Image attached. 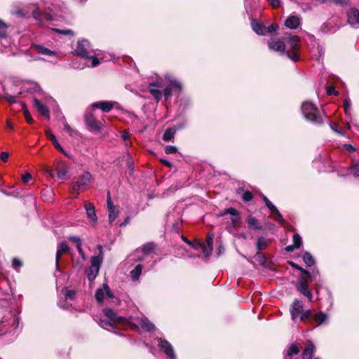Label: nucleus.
Instances as JSON below:
<instances>
[{"label": "nucleus", "mask_w": 359, "mask_h": 359, "mask_svg": "<svg viewBox=\"0 0 359 359\" xmlns=\"http://www.w3.org/2000/svg\"><path fill=\"white\" fill-rule=\"evenodd\" d=\"M34 103L38 112L43 115L46 119L49 120L50 111L48 108L38 99H34Z\"/></svg>", "instance_id": "nucleus-19"}, {"label": "nucleus", "mask_w": 359, "mask_h": 359, "mask_svg": "<svg viewBox=\"0 0 359 359\" xmlns=\"http://www.w3.org/2000/svg\"><path fill=\"white\" fill-rule=\"evenodd\" d=\"M107 207H108V210L109 212V221L110 223H112L116 219V218L118 217V212L114 210V208L113 204L111 201V197H110L109 193H108V196H107Z\"/></svg>", "instance_id": "nucleus-21"}, {"label": "nucleus", "mask_w": 359, "mask_h": 359, "mask_svg": "<svg viewBox=\"0 0 359 359\" xmlns=\"http://www.w3.org/2000/svg\"><path fill=\"white\" fill-rule=\"evenodd\" d=\"M65 299L73 300L75 297V292L74 290H67V289L64 290L63 292Z\"/></svg>", "instance_id": "nucleus-46"}, {"label": "nucleus", "mask_w": 359, "mask_h": 359, "mask_svg": "<svg viewBox=\"0 0 359 359\" xmlns=\"http://www.w3.org/2000/svg\"><path fill=\"white\" fill-rule=\"evenodd\" d=\"M92 110L93 109L90 107L87 109L84 116V121L89 130L98 132L100 130L101 126L100 123L97 121L94 117Z\"/></svg>", "instance_id": "nucleus-8"}, {"label": "nucleus", "mask_w": 359, "mask_h": 359, "mask_svg": "<svg viewBox=\"0 0 359 359\" xmlns=\"http://www.w3.org/2000/svg\"><path fill=\"white\" fill-rule=\"evenodd\" d=\"M64 130L69 133L70 136H76L79 135V132L73 129L66 121L64 122Z\"/></svg>", "instance_id": "nucleus-38"}, {"label": "nucleus", "mask_w": 359, "mask_h": 359, "mask_svg": "<svg viewBox=\"0 0 359 359\" xmlns=\"http://www.w3.org/2000/svg\"><path fill=\"white\" fill-rule=\"evenodd\" d=\"M93 49L91 48L90 43L88 40L81 39L77 42L75 49L76 54L83 58L90 57V54L93 53Z\"/></svg>", "instance_id": "nucleus-6"}, {"label": "nucleus", "mask_w": 359, "mask_h": 359, "mask_svg": "<svg viewBox=\"0 0 359 359\" xmlns=\"http://www.w3.org/2000/svg\"><path fill=\"white\" fill-rule=\"evenodd\" d=\"M344 107L346 114L350 115L351 100L349 98L346 97L344 100Z\"/></svg>", "instance_id": "nucleus-48"}, {"label": "nucleus", "mask_w": 359, "mask_h": 359, "mask_svg": "<svg viewBox=\"0 0 359 359\" xmlns=\"http://www.w3.org/2000/svg\"><path fill=\"white\" fill-rule=\"evenodd\" d=\"M262 199L265 203L266 207L272 212V210L277 208L264 195H262Z\"/></svg>", "instance_id": "nucleus-45"}, {"label": "nucleus", "mask_w": 359, "mask_h": 359, "mask_svg": "<svg viewBox=\"0 0 359 359\" xmlns=\"http://www.w3.org/2000/svg\"><path fill=\"white\" fill-rule=\"evenodd\" d=\"M91 266L87 273V277L89 280H93L99 273V270L102 262V256H94L90 259Z\"/></svg>", "instance_id": "nucleus-7"}, {"label": "nucleus", "mask_w": 359, "mask_h": 359, "mask_svg": "<svg viewBox=\"0 0 359 359\" xmlns=\"http://www.w3.org/2000/svg\"><path fill=\"white\" fill-rule=\"evenodd\" d=\"M8 156H9V154L8 152H1V156H0L1 159L4 162H6L8 161Z\"/></svg>", "instance_id": "nucleus-64"}, {"label": "nucleus", "mask_w": 359, "mask_h": 359, "mask_svg": "<svg viewBox=\"0 0 359 359\" xmlns=\"http://www.w3.org/2000/svg\"><path fill=\"white\" fill-rule=\"evenodd\" d=\"M7 26L0 20V38H5L6 36Z\"/></svg>", "instance_id": "nucleus-42"}, {"label": "nucleus", "mask_w": 359, "mask_h": 359, "mask_svg": "<svg viewBox=\"0 0 359 359\" xmlns=\"http://www.w3.org/2000/svg\"><path fill=\"white\" fill-rule=\"evenodd\" d=\"M278 29V25L277 24H271L266 28V31L268 32H276Z\"/></svg>", "instance_id": "nucleus-59"}, {"label": "nucleus", "mask_w": 359, "mask_h": 359, "mask_svg": "<svg viewBox=\"0 0 359 359\" xmlns=\"http://www.w3.org/2000/svg\"><path fill=\"white\" fill-rule=\"evenodd\" d=\"M304 309V304L302 301L297 299H294L290 308V313L293 320L299 318Z\"/></svg>", "instance_id": "nucleus-10"}, {"label": "nucleus", "mask_w": 359, "mask_h": 359, "mask_svg": "<svg viewBox=\"0 0 359 359\" xmlns=\"http://www.w3.org/2000/svg\"><path fill=\"white\" fill-rule=\"evenodd\" d=\"M163 95L164 96L165 100H168L170 98V97L172 95V88L171 87H166L163 89V91L162 92Z\"/></svg>", "instance_id": "nucleus-52"}, {"label": "nucleus", "mask_w": 359, "mask_h": 359, "mask_svg": "<svg viewBox=\"0 0 359 359\" xmlns=\"http://www.w3.org/2000/svg\"><path fill=\"white\" fill-rule=\"evenodd\" d=\"M153 249L152 244H147L142 248V251L144 254H149Z\"/></svg>", "instance_id": "nucleus-57"}, {"label": "nucleus", "mask_w": 359, "mask_h": 359, "mask_svg": "<svg viewBox=\"0 0 359 359\" xmlns=\"http://www.w3.org/2000/svg\"><path fill=\"white\" fill-rule=\"evenodd\" d=\"M302 111L305 118L313 123H323L322 117L318 114V109L310 102H304L302 105Z\"/></svg>", "instance_id": "nucleus-2"}, {"label": "nucleus", "mask_w": 359, "mask_h": 359, "mask_svg": "<svg viewBox=\"0 0 359 359\" xmlns=\"http://www.w3.org/2000/svg\"><path fill=\"white\" fill-rule=\"evenodd\" d=\"M287 43L289 46V50L286 54L289 58L293 61H297L299 58V49H300V39L297 36H291L287 40Z\"/></svg>", "instance_id": "nucleus-3"}, {"label": "nucleus", "mask_w": 359, "mask_h": 359, "mask_svg": "<svg viewBox=\"0 0 359 359\" xmlns=\"http://www.w3.org/2000/svg\"><path fill=\"white\" fill-rule=\"evenodd\" d=\"M312 319L318 323V325H321L327 320L328 315L322 311H320L317 313H313L312 316Z\"/></svg>", "instance_id": "nucleus-27"}, {"label": "nucleus", "mask_w": 359, "mask_h": 359, "mask_svg": "<svg viewBox=\"0 0 359 359\" xmlns=\"http://www.w3.org/2000/svg\"><path fill=\"white\" fill-rule=\"evenodd\" d=\"M158 346L171 359H176L173 348L172 345L165 339H160L158 340Z\"/></svg>", "instance_id": "nucleus-13"}, {"label": "nucleus", "mask_w": 359, "mask_h": 359, "mask_svg": "<svg viewBox=\"0 0 359 359\" xmlns=\"http://www.w3.org/2000/svg\"><path fill=\"white\" fill-rule=\"evenodd\" d=\"M290 265H291L293 268H294V269H297L299 270L302 273H304V274L306 275V276H309V277H311V273L309 271H307V270H306V269H304L302 268L301 266H298L297 264H295V263H294V262H290Z\"/></svg>", "instance_id": "nucleus-43"}, {"label": "nucleus", "mask_w": 359, "mask_h": 359, "mask_svg": "<svg viewBox=\"0 0 359 359\" xmlns=\"http://www.w3.org/2000/svg\"><path fill=\"white\" fill-rule=\"evenodd\" d=\"M162 84L160 81L153 82L150 83L148 85L149 91L150 94L154 97V98L156 100V102H159L162 97L163 93L162 92L158 89V88H161Z\"/></svg>", "instance_id": "nucleus-12"}, {"label": "nucleus", "mask_w": 359, "mask_h": 359, "mask_svg": "<svg viewBox=\"0 0 359 359\" xmlns=\"http://www.w3.org/2000/svg\"><path fill=\"white\" fill-rule=\"evenodd\" d=\"M252 28L254 32H255L257 34L264 35L266 32V27H265L263 25L253 20L251 23Z\"/></svg>", "instance_id": "nucleus-28"}, {"label": "nucleus", "mask_w": 359, "mask_h": 359, "mask_svg": "<svg viewBox=\"0 0 359 359\" xmlns=\"http://www.w3.org/2000/svg\"><path fill=\"white\" fill-rule=\"evenodd\" d=\"M113 103L109 101L96 102L90 105V108L92 109L97 108L101 109L104 112L110 111L113 109Z\"/></svg>", "instance_id": "nucleus-16"}, {"label": "nucleus", "mask_w": 359, "mask_h": 359, "mask_svg": "<svg viewBox=\"0 0 359 359\" xmlns=\"http://www.w3.org/2000/svg\"><path fill=\"white\" fill-rule=\"evenodd\" d=\"M55 31L60 34H66V35L72 34V31L71 29L61 30V29H55Z\"/></svg>", "instance_id": "nucleus-63"}, {"label": "nucleus", "mask_w": 359, "mask_h": 359, "mask_svg": "<svg viewBox=\"0 0 359 359\" xmlns=\"http://www.w3.org/2000/svg\"><path fill=\"white\" fill-rule=\"evenodd\" d=\"M22 107H23V110H24V115H25V117L27 121L29 123H33V119L32 118L31 115H30L29 112L28 111L27 107L25 105H22Z\"/></svg>", "instance_id": "nucleus-51"}, {"label": "nucleus", "mask_w": 359, "mask_h": 359, "mask_svg": "<svg viewBox=\"0 0 359 359\" xmlns=\"http://www.w3.org/2000/svg\"><path fill=\"white\" fill-rule=\"evenodd\" d=\"M69 248L65 242H62L57 247L56 253V264L57 265L59 259L63 253H66L69 251Z\"/></svg>", "instance_id": "nucleus-29"}, {"label": "nucleus", "mask_w": 359, "mask_h": 359, "mask_svg": "<svg viewBox=\"0 0 359 359\" xmlns=\"http://www.w3.org/2000/svg\"><path fill=\"white\" fill-rule=\"evenodd\" d=\"M348 22L352 26L359 27V11L356 8H351L347 14Z\"/></svg>", "instance_id": "nucleus-18"}, {"label": "nucleus", "mask_w": 359, "mask_h": 359, "mask_svg": "<svg viewBox=\"0 0 359 359\" xmlns=\"http://www.w3.org/2000/svg\"><path fill=\"white\" fill-rule=\"evenodd\" d=\"M314 349V344L311 341H309L307 346L305 348L302 353V359H318L317 358H312Z\"/></svg>", "instance_id": "nucleus-25"}, {"label": "nucleus", "mask_w": 359, "mask_h": 359, "mask_svg": "<svg viewBox=\"0 0 359 359\" xmlns=\"http://www.w3.org/2000/svg\"><path fill=\"white\" fill-rule=\"evenodd\" d=\"M142 270V266L141 264H138L136 267L131 271L130 276L133 280H138L140 276L141 275Z\"/></svg>", "instance_id": "nucleus-33"}, {"label": "nucleus", "mask_w": 359, "mask_h": 359, "mask_svg": "<svg viewBox=\"0 0 359 359\" xmlns=\"http://www.w3.org/2000/svg\"><path fill=\"white\" fill-rule=\"evenodd\" d=\"M302 19L294 13L291 14L285 21V25L290 29H295L299 27Z\"/></svg>", "instance_id": "nucleus-14"}, {"label": "nucleus", "mask_w": 359, "mask_h": 359, "mask_svg": "<svg viewBox=\"0 0 359 359\" xmlns=\"http://www.w3.org/2000/svg\"><path fill=\"white\" fill-rule=\"evenodd\" d=\"M67 173V169L65 168H62L57 171V178L58 180H63L66 177Z\"/></svg>", "instance_id": "nucleus-49"}, {"label": "nucleus", "mask_w": 359, "mask_h": 359, "mask_svg": "<svg viewBox=\"0 0 359 359\" xmlns=\"http://www.w3.org/2000/svg\"><path fill=\"white\" fill-rule=\"evenodd\" d=\"M327 93L330 95H337L338 94L337 91L335 90L334 88L332 86H328L327 87Z\"/></svg>", "instance_id": "nucleus-60"}, {"label": "nucleus", "mask_w": 359, "mask_h": 359, "mask_svg": "<svg viewBox=\"0 0 359 359\" xmlns=\"http://www.w3.org/2000/svg\"><path fill=\"white\" fill-rule=\"evenodd\" d=\"M85 209L86 211V214L88 217L93 222L96 223L97 218L95 213V206L91 203H85Z\"/></svg>", "instance_id": "nucleus-23"}, {"label": "nucleus", "mask_w": 359, "mask_h": 359, "mask_svg": "<svg viewBox=\"0 0 359 359\" xmlns=\"http://www.w3.org/2000/svg\"><path fill=\"white\" fill-rule=\"evenodd\" d=\"M271 6L276 8L280 6V0H267Z\"/></svg>", "instance_id": "nucleus-58"}, {"label": "nucleus", "mask_w": 359, "mask_h": 359, "mask_svg": "<svg viewBox=\"0 0 359 359\" xmlns=\"http://www.w3.org/2000/svg\"><path fill=\"white\" fill-rule=\"evenodd\" d=\"M167 80L169 81L170 85L175 88L178 89L180 91L182 89V83L177 79H175L171 77H166Z\"/></svg>", "instance_id": "nucleus-36"}, {"label": "nucleus", "mask_w": 359, "mask_h": 359, "mask_svg": "<svg viewBox=\"0 0 359 359\" xmlns=\"http://www.w3.org/2000/svg\"><path fill=\"white\" fill-rule=\"evenodd\" d=\"M313 314L311 313V311L308 309L306 311H303L299 318L301 321H305L308 318H311L312 319V316Z\"/></svg>", "instance_id": "nucleus-41"}, {"label": "nucleus", "mask_w": 359, "mask_h": 359, "mask_svg": "<svg viewBox=\"0 0 359 359\" xmlns=\"http://www.w3.org/2000/svg\"><path fill=\"white\" fill-rule=\"evenodd\" d=\"M246 222L248 224V227L250 229L256 230L262 229V226L259 224L258 220L252 216L248 217V218L246 219Z\"/></svg>", "instance_id": "nucleus-30"}, {"label": "nucleus", "mask_w": 359, "mask_h": 359, "mask_svg": "<svg viewBox=\"0 0 359 359\" xmlns=\"http://www.w3.org/2000/svg\"><path fill=\"white\" fill-rule=\"evenodd\" d=\"M176 133V129L174 128H168L165 130L163 140L165 142H169L174 138L175 134Z\"/></svg>", "instance_id": "nucleus-31"}, {"label": "nucleus", "mask_w": 359, "mask_h": 359, "mask_svg": "<svg viewBox=\"0 0 359 359\" xmlns=\"http://www.w3.org/2000/svg\"><path fill=\"white\" fill-rule=\"evenodd\" d=\"M252 198V194L249 191H244L242 196L243 200L247 202L250 201Z\"/></svg>", "instance_id": "nucleus-50"}, {"label": "nucleus", "mask_w": 359, "mask_h": 359, "mask_svg": "<svg viewBox=\"0 0 359 359\" xmlns=\"http://www.w3.org/2000/svg\"><path fill=\"white\" fill-rule=\"evenodd\" d=\"M302 244V237L298 233H294L293 236V244L287 246L285 250L287 252H293L294 250L299 248Z\"/></svg>", "instance_id": "nucleus-24"}, {"label": "nucleus", "mask_w": 359, "mask_h": 359, "mask_svg": "<svg viewBox=\"0 0 359 359\" xmlns=\"http://www.w3.org/2000/svg\"><path fill=\"white\" fill-rule=\"evenodd\" d=\"M271 212L274 214L273 219L275 221L278 222L280 224H284L285 219H283L282 215L277 208H276V210H272Z\"/></svg>", "instance_id": "nucleus-39"}, {"label": "nucleus", "mask_w": 359, "mask_h": 359, "mask_svg": "<svg viewBox=\"0 0 359 359\" xmlns=\"http://www.w3.org/2000/svg\"><path fill=\"white\" fill-rule=\"evenodd\" d=\"M112 298L113 294L110 290L109 286L106 284L103 287L97 290L95 292V298L97 302L101 304L104 298Z\"/></svg>", "instance_id": "nucleus-11"}, {"label": "nucleus", "mask_w": 359, "mask_h": 359, "mask_svg": "<svg viewBox=\"0 0 359 359\" xmlns=\"http://www.w3.org/2000/svg\"><path fill=\"white\" fill-rule=\"evenodd\" d=\"M88 59L91 60L90 66L92 67H97L100 63V60L96 56L92 55V54H90V57Z\"/></svg>", "instance_id": "nucleus-47"}, {"label": "nucleus", "mask_w": 359, "mask_h": 359, "mask_svg": "<svg viewBox=\"0 0 359 359\" xmlns=\"http://www.w3.org/2000/svg\"><path fill=\"white\" fill-rule=\"evenodd\" d=\"M30 48L37 53L48 57H55L57 55V52L51 50L42 45L32 44Z\"/></svg>", "instance_id": "nucleus-15"}, {"label": "nucleus", "mask_w": 359, "mask_h": 359, "mask_svg": "<svg viewBox=\"0 0 359 359\" xmlns=\"http://www.w3.org/2000/svg\"><path fill=\"white\" fill-rule=\"evenodd\" d=\"M32 15L35 20L40 21L41 22H42L43 18L46 20H53L55 19L54 15L52 13V10L50 8H48V10L43 15H41L38 11H34L32 12Z\"/></svg>", "instance_id": "nucleus-17"}, {"label": "nucleus", "mask_w": 359, "mask_h": 359, "mask_svg": "<svg viewBox=\"0 0 359 359\" xmlns=\"http://www.w3.org/2000/svg\"><path fill=\"white\" fill-rule=\"evenodd\" d=\"M22 265V262L17 259V258H14L13 260H12V266L15 269H20Z\"/></svg>", "instance_id": "nucleus-53"}, {"label": "nucleus", "mask_w": 359, "mask_h": 359, "mask_svg": "<svg viewBox=\"0 0 359 359\" xmlns=\"http://www.w3.org/2000/svg\"><path fill=\"white\" fill-rule=\"evenodd\" d=\"M268 44L271 50L280 53H285V43L281 40H271L268 42Z\"/></svg>", "instance_id": "nucleus-20"}, {"label": "nucleus", "mask_w": 359, "mask_h": 359, "mask_svg": "<svg viewBox=\"0 0 359 359\" xmlns=\"http://www.w3.org/2000/svg\"><path fill=\"white\" fill-rule=\"evenodd\" d=\"M32 179V175L27 172L22 177V180L25 183H27Z\"/></svg>", "instance_id": "nucleus-61"}, {"label": "nucleus", "mask_w": 359, "mask_h": 359, "mask_svg": "<svg viewBox=\"0 0 359 359\" xmlns=\"http://www.w3.org/2000/svg\"><path fill=\"white\" fill-rule=\"evenodd\" d=\"M91 175L89 172L85 171L82 175H79L76 180L72 182V189L77 194L80 191H85L88 189L90 182Z\"/></svg>", "instance_id": "nucleus-4"}, {"label": "nucleus", "mask_w": 359, "mask_h": 359, "mask_svg": "<svg viewBox=\"0 0 359 359\" xmlns=\"http://www.w3.org/2000/svg\"><path fill=\"white\" fill-rule=\"evenodd\" d=\"M165 151L168 154H175L177 151V149L175 146H167L165 149Z\"/></svg>", "instance_id": "nucleus-54"}, {"label": "nucleus", "mask_w": 359, "mask_h": 359, "mask_svg": "<svg viewBox=\"0 0 359 359\" xmlns=\"http://www.w3.org/2000/svg\"><path fill=\"white\" fill-rule=\"evenodd\" d=\"M348 171V173L346 175H353L355 177H359V163L349 168Z\"/></svg>", "instance_id": "nucleus-40"}, {"label": "nucleus", "mask_w": 359, "mask_h": 359, "mask_svg": "<svg viewBox=\"0 0 359 359\" xmlns=\"http://www.w3.org/2000/svg\"><path fill=\"white\" fill-rule=\"evenodd\" d=\"M104 316L107 320L100 319L99 325L107 330L114 329L117 325H128L132 330H137L139 327L135 323L130 322L128 319L118 316V314L111 309H104L103 310Z\"/></svg>", "instance_id": "nucleus-1"}, {"label": "nucleus", "mask_w": 359, "mask_h": 359, "mask_svg": "<svg viewBox=\"0 0 359 359\" xmlns=\"http://www.w3.org/2000/svg\"><path fill=\"white\" fill-rule=\"evenodd\" d=\"M332 1L337 5H339L341 6L348 5L349 0H332Z\"/></svg>", "instance_id": "nucleus-56"}, {"label": "nucleus", "mask_w": 359, "mask_h": 359, "mask_svg": "<svg viewBox=\"0 0 359 359\" xmlns=\"http://www.w3.org/2000/svg\"><path fill=\"white\" fill-rule=\"evenodd\" d=\"M208 248H207L204 244H200V247L201 248L203 252L205 257H209L211 254V252L212 250V246H213V240L212 237L208 236Z\"/></svg>", "instance_id": "nucleus-26"}, {"label": "nucleus", "mask_w": 359, "mask_h": 359, "mask_svg": "<svg viewBox=\"0 0 359 359\" xmlns=\"http://www.w3.org/2000/svg\"><path fill=\"white\" fill-rule=\"evenodd\" d=\"M219 215L223 217L224 219L226 220L231 226H237L240 223V214L235 208L226 209Z\"/></svg>", "instance_id": "nucleus-5"}, {"label": "nucleus", "mask_w": 359, "mask_h": 359, "mask_svg": "<svg viewBox=\"0 0 359 359\" xmlns=\"http://www.w3.org/2000/svg\"><path fill=\"white\" fill-rule=\"evenodd\" d=\"M135 320L141 325L142 328L145 331H151L155 328L154 325L151 323L147 318H137Z\"/></svg>", "instance_id": "nucleus-22"}, {"label": "nucleus", "mask_w": 359, "mask_h": 359, "mask_svg": "<svg viewBox=\"0 0 359 359\" xmlns=\"http://www.w3.org/2000/svg\"><path fill=\"white\" fill-rule=\"evenodd\" d=\"M46 135L47 137L53 143L56 149H60V144L57 142L55 136L50 130H46Z\"/></svg>", "instance_id": "nucleus-37"}, {"label": "nucleus", "mask_w": 359, "mask_h": 359, "mask_svg": "<svg viewBox=\"0 0 359 359\" xmlns=\"http://www.w3.org/2000/svg\"><path fill=\"white\" fill-rule=\"evenodd\" d=\"M69 240L75 243L76 244V247L82 245V241L78 236H71L69 237Z\"/></svg>", "instance_id": "nucleus-55"}, {"label": "nucleus", "mask_w": 359, "mask_h": 359, "mask_svg": "<svg viewBox=\"0 0 359 359\" xmlns=\"http://www.w3.org/2000/svg\"><path fill=\"white\" fill-rule=\"evenodd\" d=\"M3 97L10 103L16 102V96L8 94L6 90L4 91Z\"/></svg>", "instance_id": "nucleus-44"}, {"label": "nucleus", "mask_w": 359, "mask_h": 359, "mask_svg": "<svg viewBox=\"0 0 359 359\" xmlns=\"http://www.w3.org/2000/svg\"><path fill=\"white\" fill-rule=\"evenodd\" d=\"M303 260L306 266H311L315 264V260L313 256L308 252H306L303 256Z\"/></svg>", "instance_id": "nucleus-34"}, {"label": "nucleus", "mask_w": 359, "mask_h": 359, "mask_svg": "<svg viewBox=\"0 0 359 359\" xmlns=\"http://www.w3.org/2000/svg\"><path fill=\"white\" fill-rule=\"evenodd\" d=\"M268 245V241L264 237H260L258 238L257 242V248L258 250L261 251L266 248Z\"/></svg>", "instance_id": "nucleus-35"}, {"label": "nucleus", "mask_w": 359, "mask_h": 359, "mask_svg": "<svg viewBox=\"0 0 359 359\" xmlns=\"http://www.w3.org/2000/svg\"><path fill=\"white\" fill-rule=\"evenodd\" d=\"M308 285V280L305 278L300 277L296 284V288L301 294L306 297L309 302H311L313 295L311 292L309 290Z\"/></svg>", "instance_id": "nucleus-9"}, {"label": "nucleus", "mask_w": 359, "mask_h": 359, "mask_svg": "<svg viewBox=\"0 0 359 359\" xmlns=\"http://www.w3.org/2000/svg\"><path fill=\"white\" fill-rule=\"evenodd\" d=\"M18 325H19L18 318L17 316H14L13 318L12 326L13 327L14 329H16L18 327Z\"/></svg>", "instance_id": "nucleus-62"}, {"label": "nucleus", "mask_w": 359, "mask_h": 359, "mask_svg": "<svg viewBox=\"0 0 359 359\" xmlns=\"http://www.w3.org/2000/svg\"><path fill=\"white\" fill-rule=\"evenodd\" d=\"M299 349L298 348V346L296 345V344H292L288 350H287V355L285 357V359H291V358L294 355H296L299 353Z\"/></svg>", "instance_id": "nucleus-32"}]
</instances>
